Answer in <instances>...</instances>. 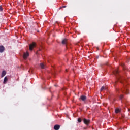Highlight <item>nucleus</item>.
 Segmentation results:
<instances>
[{"label": "nucleus", "instance_id": "f257e3e1", "mask_svg": "<svg viewBox=\"0 0 130 130\" xmlns=\"http://www.w3.org/2000/svg\"><path fill=\"white\" fill-rule=\"evenodd\" d=\"M117 92H118V93H119L120 92H122L123 93H125V94L129 93V91H128L127 87H126V85L124 86L123 89H117Z\"/></svg>", "mask_w": 130, "mask_h": 130}, {"label": "nucleus", "instance_id": "f03ea898", "mask_svg": "<svg viewBox=\"0 0 130 130\" xmlns=\"http://www.w3.org/2000/svg\"><path fill=\"white\" fill-rule=\"evenodd\" d=\"M34 47H36V43H35V42H33L32 43H31L29 45L30 51H32V50H33V48H34Z\"/></svg>", "mask_w": 130, "mask_h": 130}, {"label": "nucleus", "instance_id": "7ed1b4c3", "mask_svg": "<svg viewBox=\"0 0 130 130\" xmlns=\"http://www.w3.org/2000/svg\"><path fill=\"white\" fill-rule=\"evenodd\" d=\"M80 100H82L83 102H85L86 100H87V97L82 95L80 96Z\"/></svg>", "mask_w": 130, "mask_h": 130}, {"label": "nucleus", "instance_id": "20e7f679", "mask_svg": "<svg viewBox=\"0 0 130 130\" xmlns=\"http://www.w3.org/2000/svg\"><path fill=\"white\" fill-rule=\"evenodd\" d=\"M28 56H29V52L27 51L26 52H24L23 54V58L26 59Z\"/></svg>", "mask_w": 130, "mask_h": 130}, {"label": "nucleus", "instance_id": "39448f33", "mask_svg": "<svg viewBox=\"0 0 130 130\" xmlns=\"http://www.w3.org/2000/svg\"><path fill=\"white\" fill-rule=\"evenodd\" d=\"M83 122H84V123H85V124H86V125H88L90 123V120L84 119Z\"/></svg>", "mask_w": 130, "mask_h": 130}, {"label": "nucleus", "instance_id": "423d86ee", "mask_svg": "<svg viewBox=\"0 0 130 130\" xmlns=\"http://www.w3.org/2000/svg\"><path fill=\"white\" fill-rule=\"evenodd\" d=\"M5 51V47L3 46H0V52L1 53L4 52Z\"/></svg>", "mask_w": 130, "mask_h": 130}, {"label": "nucleus", "instance_id": "0eeeda50", "mask_svg": "<svg viewBox=\"0 0 130 130\" xmlns=\"http://www.w3.org/2000/svg\"><path fill=\"white\" fill-rule=\"evenodd\" d=\"M118 81L120 82V83H123V81H124L125 79H124V78L120 77L119 78H118Z\"/></svg>", "mask_w": 130, "mask_h": 130}, {"label": "nucleus", "instance_id": "6e6552de", "mask_svg": "<svg viewBox=\"0 0 130 130\" xmlns=\"http://www.w3.org/2000/svg\"><path fill=\"white\" fill-rule=\"evenodd\" d=\"M118 73H119V71H118V69H115L113 71V74L115 75V76H116V75H118Z\"/></svg>", "mask_w": 130, "mask_h": 130}, {"label": "nucleus", "instance_id": "1a4fd4ad", "mask_svg": "<svg viewBox=\"0 0 130 130\" xmlns=\"http://www.w3.org/2000/svg\"><path fill=\"white\" fill-rule=\"evenodd\" d=\"M7 74V72L6 71L4 70L2 71V74H1V77L4 78V76H6V74Z\"/></svg>", "mask_w": 130, "mask_h": 130}, {"label": "nucleus", "instance_id": "9d476101", "mask_svg": "<svg viewBox=\"0 0 130 130\" xmlns=\"http://www.w3.org/2000/svg\"><path fill=\"white\" fill-rule=\"evenodd\" d=\"M60 128V126H59V125H55L54 126V129L55 130H58Z\"/></svg>", "mask_w": 130, "mask_h": 130}, {"label": "nucleus", "instance_id": "9b49d317", "mask_svg": "<svg viewBox=\"0 0 130 130\" xmlns=\"http://www.w3.org/2000/svg\"><path fill=\"white\" fill-rule=\"evenodd\" d=\"M7 82H8V77H5L4 78L3 83H4V84H7Z\"/></svg>", "mask_w": 130, "mask_h": 130}, {"label": "nucleus", "instance_id": "f8f14e48", "mask_svg": "<svg viewBox=\"0 0 130 130\" xmlns=\"http://www.w3.org/2000/svg\"><path fill=\"white\" fill-rule=\"evenodd\" d=\"M67 40L66 39H64L62 41V44H67Z\"/></svg>", "mask_w": 130, "mask_h": 130}, {"label": "nucleus", "instance_id": "ddd939ff", "mask_svg": "<svg viewBox=\"0 0 130 130\" xmlns=\"http://www.w3.org/2000/svg\"><path fill=\"white\" fill-rule=\"evenodd\" d=\"M40 67L41 68V69H45V65H44V64L41 63L40 64Z\"/></svg>", "mask_w": 130, "mask_h": 130}, {"label": "nucleus", "instance_id": "4468645a", "mask_svg": "<svg viewBox=\"0 0 130 130\" xmlns=\"http://www.w3.org/2000/svg\"><path fill=\"white\" fill-rule=\"evenodd\" d=\"M115 111L116 113H118L119 112H120V110H119V109L118 108H117L115 109Z\"/></svg>", "mask_w": 130, "mask_h": 130}, {"label": "nucleus", "instance_id": "2eb2a0df", "mask_svg": "<svg viewBox=\"0 0 130 130\" xmlns=\"http://www.w3.org/2000/svg\"><path fill=\"white\" fill-rule=\"evenodd\" d=\"M104 90H106V88L104 86H103L101 89V91H104Z\"/></svg>", "mask_w": 130, "mask_h": 130}, {"label": "nucleus", "instance_id": "dca6fc26", "mask_svg": "<svg viewBox=\"0 0 130 130\" xmlns=\"http://www.w3.org/2000/svg\"><path fill=\"white\" fill-rule=\"evenodd\" d=\"M120 66H121V67H122L123 68H124L125 67L124 63H121Z\"/></svg>", "mask_w": 130, "mask_h": 130}, {"label": "nucleus", "instance_id": "f3484780", "mask_svg": "<svg viewBox=\"0 0 130 130\" xmlns=\"http://www.w3.org/2000/svg\"><path fill=\"white\" fill-rule=\"evenodd\" d=\"M78 122H82V119H81L80 118H79L78 119Z\"/></svg>", "mask_w": 130, "mask_h": 130}, {"label": "nucleus", "instance_id": "a211bd4d", "mask_svg": "<svg viewBox=\"0 0 130 130\" xmlns=\"http://www.w3.org/2000/svg\"><path fill=\"white\" fill-rule=\"evenodd\" d=\"M0 12H3V7L0 6Z\"/></svg>", "mask_w": 130, "mask_h": 130}, {"label": "nucleus", "instance_id": "6ab92c4d", "mask_svg": "<svg viewBox=\"0 0 130 130\" xmlns=\"http://www.w3.org/2000/svg\"><path fill=\"white\" fill-rule=\"evenodd\" d=\"M123 98V95H120V99H122Z\"/></svg>", "mask_w": 130, "mask_h": 130}, {"label": "nucleus", "instance_id": "aec40b11", "mask_svg": "<svg viewBox=\"0 0 130 130\" xmlns=\"http://www.w3.org/2000/svg\"><path fill=\"white\" fill-rule=\"evenodd\" d=\"M66 7H67L66 6H63L62 7V8H66Z\"/></svg>", "mask_w": 130, "mask_h": 130}, {"label": "nucleus", "instance_id": "412c9836", "mask_svg": "<svg viewBox=\"0 0 130 130\" xmlns=\"http://www.w3.org/2000/svg\"><path fill=\"white\" fill-rule=\"evenodd\" d=\"M66 72H68V70L66 69Z\"/></svg>", "mask_w": 130, "mask_h": 130}]
</instances>
